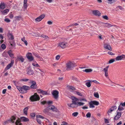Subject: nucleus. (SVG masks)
I'll return each instance as SVG.
<instances>
[{
	"instance_id": "obj_1",
	"label": "nucleus",
	"mask_w": 125,
	"mask_h": 125,
	"mask_svg": "<svg viewBox=\"0 0 125 125\" xmlns=\"http://www.w3.org/2000/svg\"><path fill=\"white\" fill-rule=\"evenodd\" d=\"M40 99L39 96L36 93H35L30 98V99L32 102L37 101L39 100Z\"/></svg>"
},
{
	"instance_id": "obj_2",
	"label": "nucleus",
	"mask_w": 125,
	"mask_h": 125,
	"mask_svg": "<svg viewBox=\"0 0 125 125\" xmlns=\"http://www.w3.org/2000/svg\"><path fill=\"white\" fill-rule=\"evenodd\" d=\"M75 66V63L73 62H69L66 64L67 69L71 70Z\"/></svg>"
},
{
	"instance_id": "obj_3",
	"label": "nucleus",
	"mask_w": 125,
	"mask_h": 125,
	"mask_svg": "<svg viewBox=\"0 0 125 125\" xmlns=\"http://www.w3.org/2000/svg\"><path fill=\"white\" fill-rule=\"evenodd\" d=\"M68 45L67 43L65 42H61L58 44V46L60 47L62 49L66 48Z\"/></svg>"
},
{
	"instance_id": "obj_4",
	"label": "nucleus",
	"mask_w": 125,
	"mask_h": 125,
	"mask_svg": "<svg viewBox=\"0 0 125 125\" xmlns=\"http://www.w3.org/2000/svg\"><path fill=\"white\" fill-rule=\"evenodd\" d=\"M52 94L55 99H57L58 98L59 94V92L58 91L56 90H53Z\"/></svg>"
},
{
	"instance_id": "obj_5",
	"label": "nucleus",
	"mask_w": 125,
	"mask_h": 125,
	"mask_svg": "<svg viewBox=\"0 0 125 125\" xmlns=\"http://www.w3.org/2000/svg\"><path fill=\"white\" fill-rule=\"evenodd\" d=\"M28 59L30 61H32L33 60V58L32 56V54L30 52L28 53L26 55Z\"/></svg>"
},
{
	"instance_id": "obj_6",
	"label": "nucleus",
	"mask_w": 125,
	"mask_h": 125,
	"mask_svg": "<svg viewBox=\"0 0 125 125\" xmlns=\"http://www.w3.org/2000/svg\"><path fill=\"white\" fill-rule=\"evenodd\" d=\"M125 59V55L122 54L120 55L117 56L115 58L116 61L121 60L122 59Z\"/></svg>"
},
{
	"instance_id": "obj_7",
	"label": "nucleus",
	"mask_w": 125,
	"mask_h": 125,
	"mask_svg": "<svg viewBox=\"0 0 125 125\" xmlns=\"http://www.w3.org/2000/svg\"><path fill=\"white\" fill-rule=\"evenodd\" d=\"M14 62L13 60H11L10 63L6 67L5 70L6 71L9 69L13 65Z\"/></svg>"
},
{
	"instance_id": "obj_8",
	"label": "nucleus",
	"mask_w": 125,
	"mask_h": 125,
	"mask_svg": "<svg viewBox=\"0 0 125 125\" xmlns=\"http://www.w3.org/2000/svg\"><path fill=\"white\" fill-rule=\"evenodd\" d=\"M29 82L32 83V84L31 86V88L34 89L36 88L37 85L36 84V83L35 81H33L30 80Z\"/></svg>"
},
{
	"instance_id": "obj_9",
	"label": "nucleus",
	"mask_w": 125,
	"mask_h": 125,
	"mask_svg": "<svg viewBox=\"0 0 125 125\" xmlns=\"http://www.w3.org/2000/svg\"><path fill=\"white\" fill-rule=\"evenodd\" d=\"M45 17V15L42 14L35 19V20L36 22L40 21Z\"/></svg>"
},
{
	"instance_id": "obj_10",
	"label": "nucleus",
	"mask_w": 125,
	"mask_h": 125,
	"mask_svg": "<svg viewBox=\"0 0 125 125\" xmlns=\"http://www.w3.org/2000/svg\"><path fill=\"white\" fill-rule=\"evenodd\" d=\"M117 114L114 118V120H118L121 117V113L120 112H119L118 110L117 111Z\"/></svg>"
},
{
	"instance_id": "obj_11",
	"label": "nucleus",
	"mask_w": 125,
	"mask_h": 125,
	"mask_svg": "<svg viewBox=\"0 0 125 125\" xmlns=\"http://www.w3.org/2000/svg\"><path fill=\"white\" fill-rule=\"evenodd\" d=\"M104 47L105 49H107L109 51L112 50V48L110 45L109 44H104Z\"/></svg>"
},
{
	"instance_id": "obj_12",
	"label": "nucleus",
	"mask_w": 125,
	"mask_h": 125,
	"mask_svg": "<svg viewBox=\"0 0 125 125\" xmlns=\"http://www.w3.org/2000/svg\"><path fill=\"white\" fill-rule=\"evenodd\" d=\"M49 109L51 110L53 112H56L57 111V109L53 105L49 106Z\"/></svg>"
},
{
	"instance_id": "obj_13",
	"label": "nucleus",
	"mask_w": 125,
	"mask_h": 125,
	"mask_svg": "<svg viewBox=\"0 0 125 125\" xmlns=\"http://www.w3.org/2000/svg\"><path fill=\"white\" fill-rule=\"evenodd\" d=\"M93 13L94 15L97 16H100L101 14V13L98 10H94L93 11Z\"/></svg>"
},
{
	"instance_id": "obj_14",
	"label": "nucleus",
	"mask_w": 125,
	"mask_h": 125,
	"mask_svg": "<svg viewBox=\"0 0 125 125\" xmlns=\"http://www.w3.org/2000/svg\"><path fill=\"white\" fill-rule=\"evenodd\" d=\"M72 103H75V104H76L77 102L79 101V99L74 97H72Z\"/></svg>"
},
{
	"instance_id": "obj_15",
	"label": "nucleus",
	"mask_w": 125,
	"mask_h": 125,
	"mask_svg": "<svg viewBox=\"0 0 125 125\" xmlns=\"http://www.w3.org/2000/svg\"><path fill=\"white\" fill-rule=\"evenodd\" d=\"M9 11V9H7L3 11H1V13L3 15H5L7 14Z\"/></svg>"
},
{
	"instance_id": "obj_16",
	"label": "nucleus",
	"mask_w": 125,
	"mask_h": 125,
	"mask_svg": "<svg viewBox=\"0 0 125 125\" xmlns=\"http://www.w3.org/2000/svg\"><path fill=\"white\" fill-rule=\"evenodd\" d=\"M38 92L42 93L43 95H48L49 94L47 93L46 91H43L42 90L40 89L38 90Z\"/></svg>"
},
{
	"instance_id": "obj_17",
	"label": "nucleus",
	"mask_w": 125,
	"mask_h": 125,
	"mask_svg": "<svg viewBox=\"0 0 125 125\" xmlns=\"http://www.w3.org/2000/svg\"><path fill=\"white\" fill-rule=\"evenodd\" d=\"M18 89L21 93H26V92L25 91V90H24L23 87H19Z\"/></svg>"
},
{
	"instance_id": "obj_18",
	"label": "nucleus",
	"mask_w": 125,
	"mask_h": 125,
	"mask_svg": "<svg viewBox=\"0 0 125 125\" xmlns=\"http://www.w3.org/2000/svg\"><path fill=\"white\" fill-rule=\"evenodd\" d=\"M69 107H77L76 104L72 103V104L68 103L67 104Z\"/></svg>"
},
{
	"instance_id": "obj_19",
	"label": "nucleus",
	"mask_w": 125,
	"mask_h": 125,
	"mask_svg": "<svg viewBox=\"0 0 125 125\" xmlns=\"http://www.w3.org/2000/svg\"><path fill=\"white\" fill-rule=\"evenodd\" d=\"M21 120L23 122H28L29 121V119L28 118L24 117H21Z\"/></svg>"
},
{
	"instance_id": "obj_20",
	"label": "nucleus",
	"mask_w": 125,
	"mask_h": 125,
	"mask_svg": "<svg viewBox=\"0 0 125 125\" xmlns=\"http://www.w3.org/2000/svg\"><path fill=\"white\" fill-rule=\"evenodd\" d=\"M27 74L29 75H32L34 73L33 71L31 69L27 70Z\"/></svg>"
},
{
	"instance_id": "obj_21",
	"label": "nucleus",
	"mask_w": 125,
	"mask_h": 125,
	"mask_svg": "<svg viewBox=\"0 0 125 125\" xmlns=\"http://www.w3.org/2000/svg\"><path fill=\"white\" fill-rule=\"evenodd\" d=\"M16 119V117L14 116H12L10 119L8 120V121H9L10 122H12L13 123L15 121Z\"/></svg>"
},
{
	"instance_id": "obj_22",
	"label": "nucleus",
	"mask_w": 125,
	"mask_h": 125,
	"mask_svg": "<svg viewBox=\"0 0 125 125\" xmlns=\"http://www.w3.org/2000/svg\"><path fill=\"white\" fill-rule=\"evenodd\" d=\"M8 53L9 54V56L11 57H13L14 54L11 50H10L8 52Z\"/></svg>"
},
{
	"instance_id": "obj_23",
	"label": "nucleus",
	"mask_w": 125,
	"mask_h": 125,
	"mask_svg": "<svg viewBox=\"0 0 125 125\" xmlns=\"http://www.w3.org/2000/svg\"><path fill=\"white\" fill-rule=\"evenodd\" d=\"M5 7V5L4 3L1 2L0 4V8L1 9H4Z\"/></svg>"
},
{
	"instance_id": "obj_24",
	"label": "nucleus",
	"mask_w": 125,
	"mask_h": 125,
	"mask_svg": "<svg viewBox=\"0 0 125 125\" xmlns=\"http://www.w3.org/2000/svg\"><path fill=\"white\" fill-rule=\"evenodd\" d=\"M41 37L45 39V40L47 41H48L49 39V38L48 36L43 34H42L41 35Z\"/></svg>"
},
{
	"instance_id": "obj_25",
	"label": "nucleus",
	"mask_w": 125,
	"mask_h": 125,
	"mask_svg": "<svg viewBox=\"0 0 125 125\" xmlns=\"http://www.w3.org/2000/svg\"><path fill=\"white\" fill-rule=\"evenodd\" d=\"M84 103L81 102H78L77 103L76 105L77 107L78 106H81L83 105Z\"/></svg>"
},
{
	"instance_id": "obj_26",
	"label": "nucleus",
	"mask_w": 125,
	"mask_h": 125,
	"mask_svg": "<svg viewBox=\"0 0 125 125\" xmlns=\"http://www.w3.org/2000/svg\"><path fill=\"white\" fill-rule=\"evenodd\" d=\"M15 124L16 125H21V124L20 122V119L17 120Z\"/></svg>"
},
{
	"instance_id": "obj_27",
	"label": "nucleus",
	"mask_w": 125,
	"mask_h": 125,
	"mask_svg": "<svg viewBox=\"0 0 125 125\" xmlns=\"http://www.w3.org/2000/svg\"><path fill=\"white\" fill-rule=\"evenodd\" d=\"M75 92L79 96L82 97H84V96L83 95L82 93L77 91H76Z\"/></svg>"
},
{
	"instance_id": "obj_28",
	"label": "nucleus",
	"mask_w": 125,
	"mask_h": 125,
	"mask_svg": "<svg viewBox=\"0 0 125 125\" xmlns=\"http://www.w3.org/2000/svg\"><path fill=\"white\" fill-rule=\"evenodd\" d=\"M67 87L68 89L70 90H75V88L74 87L72 86L68 85L67 86Z\"/></svg>"
},
{
	"instance_id": "obj_29",
	"label": "nucleus",
	"mask_w": 125,
	"mask_h": 125,
	"mask_svg": "<svg viewBox=\"0 0 125 125\" xmlns=\"http://www.w3.org/2000/svg\"><path fill=\"white\" fill-rule=\"evenodd\" d=\"M28 109V107H26L23 110L24 113L26 115H27V111Z\"/></svg>"
},
{
	"instance_id": "obj_30",
	"label": "nucleus",
	"mask_w": 125,
	"mask_h": 125,
	"mask_svg": "<svg viewBox=\"0 0 125 125\" xmlns=\"http://www.w3.org/2000/svg\"><path fill=\"white\" fill-rule=\"evenodd\" d=\"M22 87L26 92L27 90H28L30 89V87H29L26 85L23 86H22Z\"/></svg>"
},
{
	"instance_id": "obj_31",
	"label": "nucleus",
	"mask_w": 125,
	"mask_h": 125,
	"mask_svg": "<svg viewBox=\"0 0 125 125\" xmlns=\"http://www.w3.org/2000/svg\"><path fill=\"white\" fill-rule=\"evenodd\" d=\"M8 36L9 39L12 40L14 39V37L13 35L11 33H9L8 34Z\"/></svg>"
},
{
	"instance_id": "obj_32",
	"label": "nucleus",
	"mask_w": 125,
	"mask_h": 125,
	"mask_svg": "<svg viewBox=\"0 0 125 125\" xmlns=\"http://www.w3.org/2000/svg\"><path fill=\"white\" fill-rule=\"evenodd\" d=\"M83 71L86 73H89L92 72V70L90 69H86L84 70H83Z\"/></svg>"
},
{
	"instance_id": "obj_33",
	"label": "nucleus",
	"mask_w": 125,
	"mask_h": 125,
	"mask_svg": "<svg viewBox=\"0 0 125 125\" xmlns=\"http://www.w3.org/2000/svg\"><path fill=\"white\" fill-rule=\"evenodd\" d=\"M94 96L97 98H99V96L98 93L97 92H95L94 93Z\"/></svg>"
},
{
	"instance_id": "obj_34",
	"label": "nucleus",
	"mask_w": 125,
	"mask_h": 125,
	"mask_svg": "<svg viewBox=\"0 0 125 125\" xmlns=\"http://www.w3.org/2000/svg\"><path fill=\"white\" fill-rule=\"evenodd\" d=\"M93 104L96 105H98L99 104L98 102L96 101H92Z\"/></svg>"
},
{
	"instance_id": "obj_35",
	"label": "nucleus",
	"mask_w": 125,
	"mask_h": 125,
	"mask_svg": "<svg viewBox=\"0 0 125 125\" xmlns=\"http://www.w3.org/2000/svg\"><path fill=\"white\" fill-rule=\"evenodd\" d=\"M89 104L90 105L89 107L90 108H94V104H93V103L92 101L89 103Z\"/></svg>"
},
{
	"instance_id": "obj_36",
	"label": "nucleus",
	"mask_w": 125,
	"mask_h": 125,
	"mask_svg": "<svg viewBox=\"0 0 125 125\" xmlns=\"http://www.w3.org/2000/svg\"><path fill=\"white\" fill-rule=\"evenodd\" d=\"M49 110L48 107L47 108H45L43 110V112L45 113H46L49 111Z\"/></svg>"
},
{
	"instance_id": "obj_37",
	"label": "nucleus",
	"mask_w": 125,
	"mask_h": 125,
	"mask_svg": "<svg viewBox=\"0 0 125 125\" xmlns=\"http://www.w3.org/2000/svg\"><path fill=\"white\" fill-rule=\"evenodd\" d=\"M90 82L89 81V82H87L85 83L86 85L88 87H90L91 86V84Z\"/></svg>"
},
{
	"instance_id": "obj_38",
	"label": "nucleus",
	"mask_w": 125,
	"mask_h": 125,
	"mask_svg": "<svg viewBox=\"0 0 125 125\" xmlns=\"http://www.w3.org/2000/svg\"><path fill=\"white\" fill-rule=\"evenodd\" d=\"M109 66H107L105 68H104V69L103 71L104 72L108 71V69L109 68Z\"/></svg>"
},
{
	"instance_id": "obj_39",
	"label": "nucleus",
	"mask_w": 125,
	"mask_h": 125,
	"mask_svg": "<svg viewBox=\"0 0 125 125\" xmlns=\"http://www.w3.org/2000/svg\"><path fill=\"white\" fill-rule=\"evenodd\" d=\"M121 105H120V104L117 110H118V111H121L124 110L123 108L122 107H121Z\"/></svg>"
},
{
	"instance_id": "obj_40",
	"label": "nucleus",
	"mask_w": 125,
	"mask_h": 125,
	"mask_svg": "<svg viewBox=\"0 0 125 125\" xmlns=\"http://www.w3.org/2000/svg\"><path fill=\"white\" fill-rule=\"evenodd\" d=\"M84 98V97H83ZM79 101H85L86 102H87V100L84 98H80V99H79Z\"/></svg>"
},
{
	"instance_id": "obj_41",
	"label": "nucleus",
	"mask_w": 125,
	"mask_h": 125,
	"mask_svg": "<svg viewBox=\"0 0 125 125\" xmlns=\"http://www.w3.org/2000/svg\"><path fill=\"white\" fill-rule=\"evenodd\" d=\"M15 19L17 20H19L21 18V16H17L15 17Z\"/></svg>"
},
{
	"instance_id": "obj_42",
	"label": "nucleus",
	"mask_w": 125,
	"mask_h": 125,
	"mask_svg": "<svg viewBox=\"0 0 125 125\" xmlns=\"http://www.w3.org/2000/svg\"><path fill=\"white\" fill-rule=\"evenodd\" d=\"M118 8L120 10H123L124 9V8H123L122 7L120 6H118L116 7V9H117V10H118Z\"/></svg>"
},
{
	"instance_id": "obj_43",
	"label": "nucleus",
	"mask_w": 125,
	"mask_h": 125,
	"mask_svg": "<svg viewBox=\"0 0 125 125\" xmlns=\"http://www.w3.org/2000/svg\"><path fill=\"white\" fill-rule=\"evenodd\" d=\"M104 26L105 27H108V26L112 27V26L111 24L108 23H105Z\"/></svg>"
},
{
	"instance_id": "obj_44",
	"label": "nucleus",
	"mask_w": 125,
	"mask_h": 125,
	"mask_svg": "<svg viewBox=\"0 0 125 125\" xmlns=\"http://www.w3.org/2000/svg\"><path fill=\"white\" fill-rule=\"evenodd\" d=\"M36 117L37 118H41L42 119L44 118V117L43 116L39 115H37Z\"/></svg>"
},
{
	"instance_id": "obj_45",
	"label": "nucleus",
	"mask_w": 125,
	"mask_h": 125,
	"mask_svg": "<svg viewBox=\"0 0 125 125\" xmlns=\"http://www.w3.org/2000/svg\"><path fill=\"white\" fill-rule=\"evenodd\" d=\"M1 48L3 49H5L6 48V46L4 44H2L1 46Z\"/></svg>"
},
{
	"instance_id": "obj_46",
	"label": "nucleus",
	"mask_w": 125,
	"mask_h": 125,
	"mask_svg": "<svg viewBox=\"0 0 125 125\" xmlns=\"http://www.w3.org/2000/svg\"><path fill=\"white\" fill-rule=\"evenodd\" d=\"M91 114L90 112H88L86 114V116L87 118H90L91 117Z\"/></svg>"
},
{
	"instance_id": "obj_47",
	"label": "nucleus",
	"mask_w": 125,
	"mask_h": 125,
	"mask_svg": "<svg viewBox=\"0 0 125 125\" xmlns=\"http://www.w3.org/2000/svg\"><path fill=\"white\" fill-rule=\"evenodd\" d=\"M115 61L114 59H111L109 61V63H111L114 62Z\"/></svg>"
},
{
	"instance_id": "obj_48",
	"label": "nucleus",
	"mask_w": 125,
	"mask_h": 125,
	"mask_svg": "<svg viewBox=\"0 0 125 125\" xmlns=\"http://www.w3.org/2000/svg\"><path fill=\"white\" fill-rule=\"evenodd\" d=\"M29 80L27 79H21L20 80V81H24V82H27V81H29Z\"/></svg>"
},
{
	"instance_id": "obj_49",
	"label": "nucleus",
	"mask_w": 125,
	"mask_h": 125,
	"mask_svg": "<svg viewBox=\"0 0 125 125\" xmlns=\"http://www.w3.org/2000/svg\"><path fill=\"white\" fill-rule=\"evenodd\" d=\"M78 114V113L77 112H74L73 113L72 115L74 116H76Z\"/></svg>"
},
{
	"instance_id": "obj_50",
	"label": "nucleus",
	"mask_w": 125,
	"mask_h": 125,
	"mask_svg": "<svg viewBox=\"0 0 125 125\" xmlns=\"http://www.w3.org/2000/svg\"><path fill=\"white\" fill-rule=\"evenodd\" d=\"M32 65L34 66L38 67L39 66V64L37 63L36 64H35V63H32Z\"/></svg>"
},
{
	"instance_id": "obj_51",
	"label": "nucleus",
	"mask_w": 125,
	"mask_h": 125,
	"mask_svg": "<svg viewBox=\"0 0 125 125\" xmlns=\"http://www.w3.org/2000/svg\"><path fill=\"white\" fill-rule=\"evenodd\" d=\"M4 21L7 22H10V20L8 18H6L4 19Z\"/></svg>"
},
{
	"instance_id": "obj_52",
	"label": "nucleus",
	"mask_w": 125,
	"mask_h": 125,
	"mask_svg": "<svg viewBox=\"0 0 125 125\" xmlns=\"http://www.w3.org/2000/svg\"><path fill=\"white\" fill-rule=\"evenodd\" d=\"M30 115L31 116L34 117L35 116V114L34 113H31V114Z\"/></svg>"
},
{
	"instance_id": "obj_53",
	"label": "nucleus",
	"mask_w": 125,
	"mask_h": 125,
	"mask_svg": "<svg viewBox=\"0 0 125 125\" xmlns=\"http://www.w3.org/2000/svg\"><path fill=\"white\" fill-rule=\"evenodd\" d=\"M103 18L105 19L108 20V18L107 16L106 15L104 16H103Z\"/></svg>"
},
{
	"instance_id": "obj_54",
	"label": "nucleus",
	"mask_w": 125,
	"mask_h": 125,
	"mask_svg": "<svg viewBox=\"0 0 125 125\" xmlns=\"http://www.w3.org/2000/svg\"><path fill=\"white\" fill-rule=\"evenodd\" d=\"M20 60L22 62H23L24 59L22 57H21L19 58Z\"/></svg>"
},
{
	"instance_id": "obj_55",
	"label": "nucleus",
	"mask_w": 125,
	"mask_h": 125,
	"mask_svg": "<svg viewBox=\"0 0 125 125\" xmlns=\"http://www.w3.org/2000/svg\"><path fill=\"white\" fill-rule=\"evenodd\" d=\"M37 122L39 124H41V121L38 118H37Z\"/></svg>"
},
{
	"instance_id": "obj_56",
	"label": "nucleus",
	"mask_w": 125,
	"mask_h": 125,
	"mask_svg": "<svg viewBox=\"0 0 125 125\" xmlns=\"http://www.w3.org/2000/svg\"><path fill=\"white\" fill-rule=\"evenodd\" d=\"M104 73H105V76L107 77H108V71L106 72H105Z\"/></svg>"
},
{
	"instance_id": "obj_57",
	"label": "nucleus",
	"mask_w": 125,
	"mask_h": 125,
	"mask_svg": "<svg viewBox=\"0 0 125 125\" xmlns=\"http://www.w3.org/2000/svg\"><path fill=\"white\" fill-rule=\"evenodd\" d=\"M112 110H111L110 109L108 110V115H110V113H111L113 111H112Z\"/></svg>"
},
{
	"instance_id": "obj_58",
	"label": "nucleus",
	"mask_w": 125,
	"mask_h": 125,
	"mask_svg": "<svg viewBox=\"0 0 125 125\" xmlns=\"http://www.w3.org/2000/svg\"><path fill=\"white\" fill-rule=\"evenodd\" d=\"M108 54L110 55H115V54L114 53H113L112 52H108Z\"/></svg>"
},
{
	"instance_id": "obj_59",
	"label": "nucleus",
	"mask_w": 125,
	"mask_h": 125,
	"mask_svg": "<svg viewBox=\"0 0 125 125\" xmlns=\"http://www.w3.org/2000/svg\"><path fill=\"white\" fill-rule=\"evenodd\" d=\"M10 19H12L13 17V15L12 14H10Z\"/></svg>"
},
{
	"instance_id": "obj_60",
	"label": "nucleus",
	"mask_w": 125,
	"mask_h": 125,
	"mask_svg": "<svg viewBox=\"0 0 125 125\" xmlns=\"http://www.w3.org/2000/svg\"><path fill=\"white\" fill-rule=\"evenodd\" d=\"M60 56L59 55H58L56 57V60H58L60 58Z\"/></svg>"
},
{
	"instance_id": "obj_61",
	"label": "nucleus",
	"mask_w": 125,
	"mask_h": 125,
	"mask_svg": "<svg viewBox=\"0 0 125 125\" xmlns=\"http://www.w3.org/2000/svg\"><path fill=\"white\" fill-rule=\"evenodd\" d=\"M47 23L49 25H51L52 24V21H48Z\"/></svg>"
},
{
	"instance_id": "obj_62",
	"label": "nucleus",
	"mask_w": 125,
	"mask_h": 125,
	"mask_svg": "<svg viewBox=\"0 0 125 125\" xmlns=\"http://www.w3.org/2000/svg\"><path fill=\"white\" fill-rule=\"evenodd\" d=\"M6 89H4L3 91L2 92V93L3 94H5L6 92Z\"/></svg>"
},
{
	"instance_id": "obj_63",
	"label": "nucleus",
	"mask_w": 125,
	"mask_h": 125,
	"mask_svg": "<svg viewBox=\"0 0 125 125\" xmlns=\"http://www.w3.org/2000/svg\"><path fill=\"white\" fill-rule=\"evenodd\" d=\"M3 36L1 34H0V39H3Z\"/></svg>"
},
{
	"instance_id": "obj_64",
	"label": "nucleus",
	"mask_w": 125,
	"mask_h": 125,
	"mask_svg": "<svg viewBox=\"0 0 125 125\" xmlns=\"http://www.w3.org/2000/svg\"><path fill=\"white\" fill-rule=\"evenodd\" d=\"M120 105H121L122 106H125V102L124 103H121L120 104Z\"/></svg>"
}]
</instances>
